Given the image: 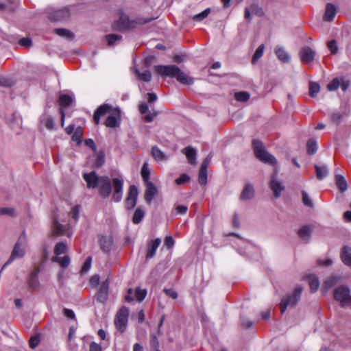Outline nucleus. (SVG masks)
Masks as SVG:
<instances>
[{
  "label": "nucleus",
  "instance_id": "35",
  "mask_svg": "<svg viewBox=\"0 0 351 351\" xmlns=\"http://www.w3.org/2000/svg\"><path fill=\"white\" fill-rule=\"evenodd\" d=\"M338 282V278L335 276H330L328 278L323 285V289L327 291L329 289L336 285Z\"/></svg>",
  "mask_w": 351,
  "mask_h": 351
},
{
  "label": "nucleus",
  "instance_id": "15",
  "mask_svg": "<svg viewBox=\"0 0 351 351\" xmlns=\"http://www.w3.org/2000/svg\"><path fill=\"white\" fill-rule=\"evenodd\" d=\"M112 110V106L109 104H103L100 106L94 112L93 119L96 125L100 121V117Z\"/></svg>",
  "mask_w": 351,
  "mask_h": 351
},
{
  "label": "nucleus",
  "instance_id": "44",
  "mask_svg": "<svg viewBox=\"0 0 351 351\" xmlns=\"http://www.w3.org/2000/svg\"><path fill=\"white\" fill-rule=\"evenodd\" d=\"M210 9L206 8L202 12L194 15L193 16V19L195 21H201L203 19H204L205 18H206L208 16V14H210Z\"/></svg>",
  "mask_w": 351,
  "mask_h": 351
},
{
  "label": "nucleus",
  "instance_id": "31",
  "mask_svg": "<svg viewBox=\"0 0 351 351\" xmlns=\"http://www.w3.org/2000/svg\"><path fill=\"white\" fill-rule=\"evenodd\" d=\"M135 73L138 78L143 82H148L152 79V73L149 70H146L143 73H141L138 69H135Z\"/></svg>",
  "mask_w": 351,
  "mask_h": 351
},
{
  "label": "nucleus",
  "instance_id": "27",
  "mask_svg": "<svg viewBox=\"0 0 351 351\" xmlns=\"http://www.w3.org/2000/svg\"><path fill=\"white\" fill-rule=\"evenodd\" d=\"M312 232V229L311 226H302L299 230H298V235L300 237L301 239L304 241H308Z\"/></svg>",
  "mask_w": 351,
  "mask_h": 351
},
{
  "label": "nucleus",
  "instance_id": "51",
  "mask_svg": "<svg viewBox=\"0 0 351 351\" xmlns=\"http://www.w3.org/2000/svg\"><path fill=\"white\" fill-rule=\"evenodd\" d=\"M189 180H190L189 176L186 173H183L178 178H177L176 180V183L178 185H182V184H184L188 182L189 181Z\"/></svg>",
  "mask_w": 351,
  "mask_h": 351
},
{
  "label": "nucleus",
  "instance_id": "14",
  "mask_svg": "<svg viewBox=\"0 0 351 351\" xmlns=\"http://www.w3.org/2000/svg\"><path fill=\"white\" fill-rule=\"evenodd\" d=\"M52 232L56 236L63 234H66L68 237L70 236L69 228L66 226L60 223L56 218H55L53 221Z\"/></svg>",
  "mask_w": 351,
  "mask_h": 351
},
{
  "label": "nucleus",
  "instance_id": "43",
  "mask_svg": "<svg viewBox=\"0 0 351 351\" xmlns=\"http://www.w3.org/2000/svg\"><path fill=\"white\" fill-rule=\"evenodd\" d=\"M264 48V45L262 44L256 49L252 60L253 64H255L263 56Z\"/></svg>",
  "mask_w": 351,
  "mask_h": 351
},
{
  "label": "nucleus",
  "instance_id": "62",
  "mask_svg": "<svg viewBox=\"0 0 351 351\" xmlns=\"http://www.w3.org/2000/svg\"><path fill=\"white\" fill-rule=\"evenodd\" d=\"M343 116L339 112H334L331 114V119L333 122L339 123Z\"/></svg>",
  "mask_w": 351,
  "mask_h": 351
},
{
  "label": "nucleus",
  "instance_id": "42",
  "mask_svg": "<svg viewBox=\"0 0 351 351\" xmlns=\"http://www.w3.org/2000/svg\"><path fill=\"white\" fill-rule=\"evenodd\" d=\"M54 32L56 34H58L60 36L65 37L67 38H72L73 37V34L66 29L64 28H58L55 29Z\"/></svg>",
  "mask_w": 351,
  "mask_h": 351
},
{
  "label": "nucleus",
  "instance_id": "45",
  "mask_svg": "<svg viewBox=\"0 0 351 351\" xmlns=\"http://www.w3.org/2000/svg\"><path fill=\"white\" fill-rule=\"evenodd\" d=\"M250 94L245 91L235 93V99L239 101H246L250 99Z\"/></svg>",
  "mask_w": 351,
  "mask_h": 351
},
{
  "label": "nucleus",
  "instance_id": "56",
  "mask_svg": "<svg viewBox=\"0 0 351 351\" xmlns=\"http://www.w3.org/2000/svg\"><path fill=\"white\" fill-rule=\"evenodd\" d=\"M105 162V156L102 153L97 154L95 161V165L97 167L102 166Z\"/></svg>",
  "mask_w": 351,
  "mask_h": 351
},
{
  "label": "nucleus",
  "instance_id": "63",
  "mask_svg": "<svg viewBox=\"0 0 351 351\" xmlns=\"http://www.w3.org/2000/svg\"><path fill=\"white\" fill-rule=\"evenodd\" d=\"M89 351H102V348L99 344L93 341L90 344Z\"/></svg>",
  "mask_w": 351,
  "mask_h": 351
},
{
  "label": "nucleus",
  "instance_id": "37",
  "mask_svg": "<svg viewBox=\"0 0 351 351\" xmlns=\"http://www.w3.org/2000/svg\"><path fill=\"white\" fill-rule=\"evenodd\" d=\"M320 86L317 82H310L309 83V95L311 97H315L319 92Z\"/></svg>",
  "mask_w": 351,
  "mask_h": 351
},
{
  "label": "nucleus",
  "instance_id": "7",
  "mask_svg": "<svg viewBox=\"0 0 351 351\" xmlns=\"http://www.w3.org/2000/svg\"><path fill=\"white\" fill-rule=\"evenodd\" d=\"M334 298L342 307L351 306L350 290L347 286H340L334 291Z\"/></svg>",
  "mask_w": 351,
  "mask_h": 351
},
{
  "label": "nucleus",
  "instance_id": "30",
  "mask_svg": "<svg viewBox=\"0 0 351 351\" xmlns=\"http://www.w3.org/2000/svg\"><path fill=\"white\" fill-rule=\"evenodd\" d=\"M335 182L338 189L341 191L344 192L347 190V182L345 178L341 175H337L335 176Z\"/></svg>",
  "mask_w": 351,
  "mask_h": 351
},
{
  "label": "nucleus",
  "instance_id": "24",
  "mask_svg": "<svg viewBox=\"0 0 351 351\" xmlns=\"http://www.w3.org/2000/svg\"><path fill=\"white\" fill-rule=\"evenodd\" d=\"M254 190L251 184H247L241 195V199L242 200H247L250 199L254 197Z\"/></svg>",
  "mask_w": 351,
  "mask_h": 351
},
{
  "label": "nucleus",
  "instance_id": "58",
  "mask_svg": "<svg viewBox=\"0 0 351 351\" xmlns=\"http://www.w3.org/2000/svg\"><path fill=\"white\" fill-rule=\"evenodd\" d=\"M164 292L167 295L171 298L172 299H176L178 296V293L172 288L164 289Z\"/></svg>",
  "mask_w": 351,
  "mask_h": 351
},
{
  "label": "nucleus",
  "instance_id": "46",
  "mask_svg": "<svg viewBox=\"0 0 351 351\" xmlns=\"http://www.w3.org/2000/svg\"><path fill=\"white\" fill-rule=\"evenodd\" d=\"M80 211V206L76 205L71 208V212L69 213V216L75 221H77L79 219Z\"/></svg>",
  "mask_w": 351,
  "mask_h": 351
},
{
  "label": "nucleus",
  "instance_id": "50",
  "mask_svg": "<svg viewBox=\"0 0 351 351\" xmlns=\"http://www.w3.org/2000/svg\"><path fill=\"white\" fill-rule=\"evenodd\" d=\"M302 202H303L304 204L307 206H309V207H313V202L311 199L308 193L306 191H302Z\"/></svg>",
  "mask_w": 351,
  "mask_h": 351
},
{
  "label": "nucleus",
  "instance_id": "33",
  "mask_svg": "<svg viewBox=\"0 0 351 351\" xmlns=\"http://www.w3.org/2000/svg\"><path fill=\"white\" fill-rule=\"evenodd\" d=\"M108 45L110 46L115 45L117 42H120L122 36L115 34H110L106 36Z\"/></svg>",
  "mask_w": 351,
  "mask_h": 351
},
{
  "label": "nucleus",
  "instance_id": "22",
  "mask_svg": "<svg viewBox=\"0 0 351 351\" xmlns=\"http://www.w3.org/2000/svg\"><path fill=\"white\" fill-rule=\"evenodd\" d=\"M152 154L154 158L158 162L165 161L169 158V156L166 155L157 146H154L152 148Z\"/></svg>",
  "mask_w": 351,
  "mask_h": 351
},
{
  "label": "nucleus",
  "instance_id": "39",
  "mask_svg": "<svg viewBox=\"0 0 351 351\" xmlns=\"http://www.w3.org/2000/svg\"><path fill=\"white\" fill-rule=\"evenodd\" d=\"M66 244L64 242H59L54 247V254L56 255V256L64 254L66 252Z\"/></svg>",
  "mask_w": 351,
  "mask_h": 351
},
{
  "label": "nucleus",
  "instance_id": "19",
  "mask_svg": "<svg viewBox=\"0 0 351 351\" xmlns=\"http://www.w3.org/2000/svg\"><path fill=\"white\" fill-rule=\"evenodd\" d=\"M182 152L186 155L190 164L195 165L196 163L197 152L194 148L189 146L183 149Z\"/></svg>",
  "mask_w": 351,
  "mask_h": 351
},
{
  "label": "nucleus",
  "instance_id": "29",
  "mask_svg": "<svg viewBox=\"0 0 351 351\" xmlns=\"http://www.w3.org/2000/svg\"><path fill=\"white\" fill-rule=\"evenodd\" d=\"M307 278L311 292H316L319 287L318 278L314 275L308 276Z\"/></svg>",
  "mask_w": 351,
  "mask_h": 351
},
{
  "label": "nucleus",
  "instance_id": "57",
  "mask_svg": "<svg viewBox=\"0 0 351 351\" xmlns=\"http://www.w3.org/2000/svg\"><path fill=\"white\" fill-rule=\"evenodd\" d=\"M90 266H91V258L88 257L87 258V260L84 262V263L82 267L81 273L82 274L86 273L90 269Z\"/></svg>",
  "mask_w": 351,
  "mask_h": 351
},
{
  "label": "nucleus",
  "instance_id": "4",
  "mask_svg": "<svg viewBox=\"0 0 351 351\" xmlns=\"http://www.w3.org/2000/svg\"><path fill=\"white\" fill-rule=\"evenodd\" d=\"M253 149L256 157L262 162L267 163L272 166H275L277 164L276 158L266 150L265 145L261 141L254 140L253 141Z\"/></svg>",
  "mask_w": 351,
  "mask_h": 351
},
{
  "label": "nucleus",
  "instance_id": "52",
  "mask_svg": "<svg viewBox=\"0 0 351 351\" xmlns=\"http://www.w3.org/2000/svg\"><path fill=\"white\" fill-rule=\"evenodd\" d=\"M40 343V337L38 335L32 336L29 341V347L34 349Z\"/></svg>",
  "mask_w": 351,
  "mask_h": 351
},
{
  "label": "nucleus",
  "instance_id": "53",
  "mask_svg": "<svg viewBox=\"0 0 351 351\" xmlns=\"http://www.w3.org/2000/svg\"><path fill=\"white\" fill-rule=\"evenodd\" d=\"M18 43L20 45L27 48L30 47L32 45V40L29 38H22L18 40Z\"/></svg>",
  "mask_w": 351,
  "mask_h": 351
},
{
  "label": "nucleus",
  "instance_id": "25",
  "mask_svg": "<svg viewBox=\"0 0 351 351\" xmlns=\"http://www.w3.org/2000/svg\"><path fill=\"white\" fill-rule=\"evenodd\" d=\"M275 53L280 61L285 63L289 62L290 56L283 47L277 46L275 48Z\"/></svg>",
  "mask_w": 351,
  "mask_h": 351
},
{
  "label": "nucleus",
  "instance_id": "9",
  "mask_svg": "<svg viewBox=\"0 0 351 351\" xmlns=\"http://www.w3.org/2000/svg\"><path fill=\"white\" fill-rule=\"evenodd\" d=\"M138 189L135 185H131L129 188L128 195L125 199V208L131 210L134 208L137 202Z\"/></svg>",
  "mask_w": 351,
  "mask_h": 351
},
{
  "label": "nucleus",
  "instance_id": "11",
  "mask_svg": "<svg viewBox=\"0 0 351 351\" xmlns=\"http://www.w3.org/2000/svg\"><path fill=\"white\" fill-rule=\"evenodd\" d=\"M299 55L302 62L309 64L314 60L315 51L309 47H304L300 49Z\"/></svg>",
  "mask_w": 351,
  "mask_h": 351
},
{
  "label": "nucleus",
  "instance_id": "23",
  "mask_svg": "<svg viewBox=\"0 0 351 351\" xmlns=\"http://www.w3.org/2000/svg\"><path fill=\"white\" fill-rule=\"evenodd\" d=\"M99 243H100L101 249L104 252L107 253V252H109L111 249V247L112 245V239L110 237H107V236L101 237L99 239Z\"/></svg>",
  "mask_w": 351,
  "mask_h": 351
},
{
  "label": "nucleus",
  "instance_id": "17",
  "mask_svg": "<svg viewBox=\"0 0 351 351\" xmlns=\"http://www.w3.org/2000/svg\"><path fill=\"white\" fill-rule=\"evenodd\" d=\"M160 243L161 240L160 239L158 238L156 239L154 241H151L150 242L148 243L147 251L146 254L147 258H152L155 256L156 250L159 247Z\"/></svg>",
  "mask_w": 351,
  "mask_h": 351
},
{
  "label": "nucleus",
  "instance_id": "41",
  "mask_svg": "<svg viewBox=\"0 0 351 351\" xmlns=\"http://www.w3.org/2000/svg\"><path fill=\"white\" fill-rule=\"evenodd\" d=\"M134 293V298L138 302H142L147 295V291L145 289H141L139 287H137Z\"/></svg>",
  "mask_w": 351,
  "mask_h": 351
},
{
  "label": "nucleus",
  "instance_id": "5",
  "mask_svg": "<svg viewBox=\"0 0 351 351\" xmlns=\"http://www.w3.org/2000/svg\"><path fill=\"white\" fill-rule=\"evenodd\" d=\"M26 244L27 238L25 233L23 232L15 243L10 258L3 265L2 269H4L7 266L10 265L15 259L23 258L25 256Z\"/></svg>",
  "mask_w": 351,
  "mask_h": 351
},
{
  "label": "nucleus",
  "instance_id": "38",
  "mask_svg": "<svg viewBox=\"0 0 351 351\" xmlns=\"http://www.w3.org/2000/svg\"><path fill=\"white\" fill-rule=\"evenodd\" d=\"M307 152L308 154L312 155L316 153L317 150V144L315 140L310 139L307 142Z\"/></svg>",
  "mask_w": 351,
  "mask_h": 351
},
{
  "label": "nucleus",
  "instance_id": "2",
  "mask_svg": "<svg viewBox=\"0 0 351 351\" xmlns=\"http://www.w3.org/2000/svg\"><path fill=\"white\" fill-rule=\"evenodd\" d=\"M155 71L162 77H175L180 83L185 85L193 84V78L184 73L176 65H157Z\"/></svg>",
  "mask_w": 351,
  "mask_h": 351
},
{
  "label": "nucleus",
  "instance_id": "32",
  "mask_svg": "<svg viewBox=\"0 0 351 351\" xmlns=\"http://www.w3.org/2000/svg\"><path fill=\"white\" fill-rule=\"evenodd\" d=\"M70 258L67 255L63 257L55 256L52 258L53 262L58 263L62 268L67 267L70 263Z\"/></svg>",
  "mask_w": 351,
  "mask_h": 351
},
{
  "label": "nucleus",
  "instance_id": "3",
  "mask_svg": "<svg viewBox=\"0 0 351 351\" xmlns=\"http://www.w3.org/2000/svg\"><path fill=\"white\" fill-rule=\"evenodd\" d=\"M151 21V19H145L143 17H137L134 19H130L125 14L121 13L119 19L113 23L112 29L123 32L134 29L137 25L147 23Z\"/></svg>",
  "mask_w": 351,
  "mask_h": 351
},
{
  "label": "nucleus",
  "instance_id": "8",
  "mask_svg": "<svg viewBox=\"0 0 351 351\" xmlns=\"http://www.w3.org/2000/svg\"><path fill=\"white\" fill-rule=\"evenodd\" d=\"M129 315V309L126 306L121 307L117 313L114 318V324L119 331L123 332L125 330Z\"/></svg>",
  "mask_w": 351,
  "mask_h": 351
},
{
  "label": "nucleus",
  "instance_id": "26",
  "mask_svg": "<svg viewBox=\"0 0 351 351\" xmlns=\"http://www.w3.org/2000/svg\"><path fill=\"white\" fill-rule=\"evenodd\" d=\"M341 257L345 265L351 266V248L344 247L341 250Z\"/></svg>",
  "mask_w": 351,
  "mask_h": 351
},
{
  "label": "nucleus",
  "instance_id": "10",
  "mask_svg": "<svg viewBox=\"0 0 351 351\" xmlns=\"http://www.w3.org/2000/svg\"><path fill=\"white\" fill-rule=\"evenodd\" d=\"M120 120L121 112L119 109H114L112 113L108 116L104 124L108 128H115L119 125Z\"/></svg>",
  "mask_w": 351,
  "mask_h": 351
},
{
  "label": "nucleus",
  "instance_id": "12",
  "mask_svg": "<svg viewBox=\"0 0 351 351\" xmlns=\"http://www.w3.org/2000/svg\"><path fill=\"white\" fill-rule=\"evenodd\" d=\"M43 263L40 266L36 267L29 274L27 278V283L30 289H36L39 287L38 274L40 271Z\"/></svg>",
  "mask_w": 351,
  "mask_h": 351
},
{
  "label": "nucleus",
  "instance_id": "49",
  "mask_svg": "<svg viewBox=\"0 0 351 351\" xmlns=\"http://www.w3.org/2000/svg\"><path fill=\"white\" fill-rule=\"evenodd\" d=\"M340 86V82L337 78L332 80L327 86V88L330 91L337 90Z\"/></svg>",
  "mask_w": 351,
  "mask_h": 351
},
{
  "label": "nucleus",
  "instance_id": "36",
  "mask_svg": "<svg viewBox=\"0 0 351 351\" xmlns=\"http://www.w3.org/2000/svg\"><path fill=\"white\" fill-rule=\"evenodd\" d=\"M144 211L141 208H137L132 217L133 223L135 224L139 223L144 217Z\"/></svg>",
  "mask_w": 351,
  "mask_h": 351
},
{
  "label": "nucleus",
  "instance_id": "48",
  "mask_svg": "<svg viewBox=\"0 0 351 351\" xmlns=\"http://www.w3.org/2000/svg\"><path fill=\"white\" fill-rule=\"evenodd\" d=\"M82 129L81 127H78L75 130L73 136H72V140L73 141H76L78 143L81 142L82 140Z\"/></svg>",
  "mask_w": 351,
  "mask_h": 351
},
{
  "label": "nucleus",
  "instance_id": "55",
  "mask_svg": "<svg viewBox=\"0 0 351 351\" xmlns=\"http://www.w3.org/2000/svg\"><path fill=\"white\" fill-rule=\"evenodd\" d=\"M174 208L177 214L182 215H185L188 210V207L185 205H176Z\"/></svg>",
  "mask_w": 351,
  "mask_h": 351
},
{
  "label": "nucleus",
  "instance_id": "59",
  "mask_svg": "<svg viewBox=\"0 0 351 351\" xmlns=\"http://www.w3.org/2000/svg\"><path fill=\"white\" fill-rule=\"evenodd\" d=\"M212 158V155L210 154L202 162L200 169L206 170L207 171V168L208 165H210V160Z\"/></svg>",
  "mask_w": 351,
  "mask_h": 351
},
{
  "label": "nucleus",
  "instance_id": "6",
  "mask_svg": "<svg viewBox=\"0 0 351 351\" xmlns=\"http://www.w3.org/2000/svg\"><path fill=\"white\" fill-rule=\"evenodd\" d=\"M302 292V288L300 286L296 287L291 294L284 297L280 304V309L282 313H284L288 307H294L300 299Z\"/></svg>",
  "mask_w": 351,
  "mask_h": 351
},
{
  "label": "nucleus",
  "instance_id": "34",
  "mask_svg": "<svg viewBox=\"0 0 351 351\" xmlns=\"http://www.w3.org/2000/svg\"><path fill=\"white\" fill-rule=\"evenodd\" d=\"M141 176L145 182V183L150 182L149 181V176H150V171L148 169V164L147 162H145L143 165V167L141 168Z\"/></svg>",
  "mask_w": 351,
  "mask_h": 351
},
{
  "label": "nucleus",
  "instance_id": "18",
  "mask_svg": "<svg viewBox=\"0 0 351 351\" xmlns=\"http://www.w3.org/2000/svg\"><path fill=\"white\" fill-rule=\"evenodd\" d=\"M108 282L107 281L104 282L97 293V299L99 302L104 303L108 298Z\"/></svg>",
  "mask_w": 351,
  "mask_h": 351
},
{
  "label": "nucleus",
  "instance_id": "20",
  "mask_svg": "<svg viewBox=\"0 0 351 351\" xmlns=\"http://www.w3.org/2000/svg\"><path fill=\"white\" fill-rule=\"evenodd\" d=\"M69 16V12L66 9L59 10L55 11L53 13L51 14L49 16V19L51 21H62Z\"/></svg>",
  "mask_w": 351,
  "mask_h": 351
},
{
  "label": "nucleus",
  "instance_id": "61",
  "mask_svg": "<svg viewBox=\"0 0 351 351\" xmlns=\"http://www.w3.org/2000/svg\"><path fill=\"white\" fill-rule=\"evenodd\" d=\"M165 245L167 249H171L174 245V240L171 236L166 237L165 239Z\"/></svg>",
  "mask_w": 351,
  "mask_h": 351
},
{
  "label": "nucleus",
  "instance_id": "40",
  "mask_svg": "<svg viewBox=\"0 0 351 351\" xmlns=\"http://www.w3.org/2000/svg\"><path fill=\"white\" fill-rule=\"evenodd\" d=\"M59 102L62 106L67 107L73 102V98L69 95H62L59 97Z\"/></svg>",
  "mask_w": 351,
  "mask_h": 351
},
{
  "label": "nucleus",
  "instance_id": "47",
  "mask_svg": "<svg viewBox=\"0 0 351 351\" xmlns=\"http://www.w3.org/2000/svg\"><path fill=\"white\" fill-rule=\"evenodd\" d=\"M198 181L203 186L207 184V171L199 169Z\"/></svg>",
  "mask_w": 351,
  "mask_h": 351
},
{
  "label": "nucleus",
  "instance_id": "54",
  "mask_svg": "<svg viewBox=\"0 0 351 351\" xmlns=\"http://www.w3.org/2000/svg\"><path fill=\"white\" fill-rule=\"evenodd\" d=\"M328 47L332 53L335 54L338 51V47L335 40H332L328 43Z\"/></svg>",
  "mask_w": 351,
  "mask_h": 351
},
{
  "label": "nucleus",
  "instance_id": "16",
  "mask_svg": "<svg viewBox=\"0 0 351 351\" xmlns=\"http://www.w3.org/2000/svg\"><path fill=\"white\" fill-rule=\"evenodd\" d=\"M145 184L146 190L145 193V199L147 203L150 204L154 196L157 194L158 189L157 187L152 182H147Z\"/></svg>",
  "mask_w": 351,
  "mask_h": 351
},
{
  "label": "nucleus",
  "instance_id": "28",
  "mask_svg": "<svg viewBox=\"0 0 351 351\" xmlns=\"http://www.w3.org/2000/svg\"><path fill=\"white\" fill-rule=\"evenodd\" d=\"M315 171H316L317 178L318 180H321L328 175L329 170L326 166L320 167V166L315 165Z\"/></svg>",
  "mask_w": 351,
  "mask_h": 351
},
{
  "label": "nucleus",
  "instance_id": "13",
  "mask_svg": "<svg viewBox=\"0 0 351 351\" xmlns=\"http://www.w3.org/2000/svg\"><path fill=\"white\" fill-rule=\"evenodd\" d=\"M269 187L274 192L275 198L279 197L282 191L285 189L282 182L277 180L276 174L272 175L271 177Z\"/></svg>",
  "mask_w": 351,
  "mask_h": 351
},
{
  "label": "nucleus",
  "instance_id": "64",
  "mask_svg": "<svg viewBox=\"0 0 351 351\" xmlns=\"http://www.w3.org/2000/svg\"><path fill=\"white\" fill-rule=\"evenodd\" d=\"M45 125L48 130H53L54 128V122L51 117H47L45 122Z\"/></svg>",
  "mask_w": 351,
  "mask_h": 351
},
{
  "label": "nucleus",
  "instance_id": "60",
  "mask_svg": "<svg viewBox=\"0 0 351 351\" xmlns=\"http://www.w3.org/2000/svg\"><path fill=\"white\" fill-rule=\"evenodd\" d=\"M14 209L12 208H2L0 209V215H8L12 216L14 215Z\"/></svg>",
  "mask_w": 351,
  "mask_h": 351
},
{
  "label": "nucleus",
  "instance_id": "21",
  "mask_svg": "<svg viewBox=\"0 0 351 351\" xmlns=\"http://www.w3.org/2000/svg\"><path fill=\"white\" fill-rule=\"evenodd\" d=\"M336 14V8L332 3H328L326 6L325 14L324 15V20L326 21H332Z\"/></svg>",
  "mask_w": 351,
  "mask_h": 351
},
{
  "label": "nucleus",
  "instance_id": "1",
  "mask_svg": "<svg viewBox=\"0 0 351 351\" xmlns=\"http://www.w3.org/2000/svg\"><path fill=\"white\" fill-rule=\"evenodd\" d=\"M83 178L88 189L98 188L99 195L108 197L112 193V200L119 202L122 199L123 191V180L119 178L112 179L111 182L108 176H98L95 171L86 173Z\"/></svg>",
  "mask_w": 351,
  "mask_h": 351
}]
</instances>
